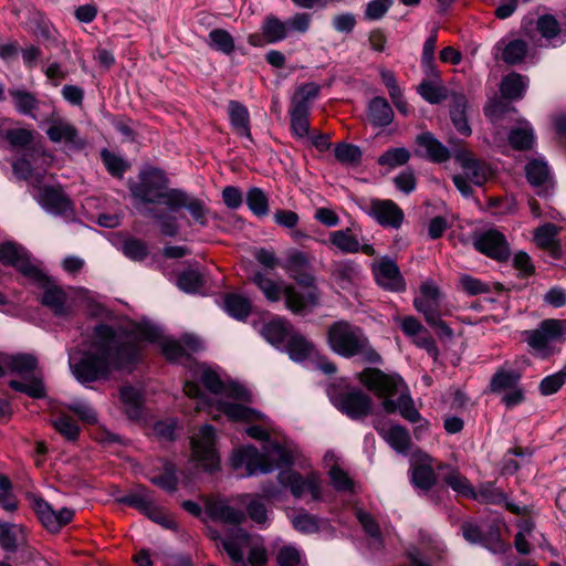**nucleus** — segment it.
Masks as SVG:
<instances>
[{"instance_id":"obj_1","label":"nucleus","mask_w":566,"mask_h":566,"mask_svg":"<svg viewBox=\"0 0 566 566\" xmlns=\"http://www.w3.org/2000/svg\"><path fill=\"white\" fill-rule=\"evenodd\" d=\"M140 345L132 335L106 324L94 327L88 349L70 354L69 365L81 384L106 379L113 370L137 360Z\"/></svg>"},{"instance_id":"obj_2","label":"nucleus","mask_w":566,"mask_h":566,"mask_svg":"<svg viewBox=\"0 0 566 566\" xmlns=\"http://www.w3.org/2000/svg\"><path fill=\"white\" fill-rule=\"evenodd\" d=\"M198 379L214 396V401L207 399L196 381L187 380L184 391L189 398L197 400V410H201L206 406L214 407L217 411L222 412L232 421H262L268 427L270 426L266 416L243 405L251 401V394L243 386L222 381L219 375L209 367L199 369Z\"/></svg>"},{"instance_id":"obj_3","label":"nucleus","mask_w":566,"mask_h":566,"mask_svg":"<svg viewBox=\"0 0 566 566\" xmlns=\"http://www.w3.org/2000/svg\"><path fill=\"white\" fill-rule=\"evenodd\" d=\"M360 381L371 391L384 398L382 408L388 413L399 412L402 418L415 423L421 420L420 412L415 408L413 400L406 392L400 377L389 376L379 369H365Z\"/></svg>"},{"instance_id":"obj_4","label":"nucleus","mask_w":566,"mask_h":566,"mask_svg":"<svg viewBox=\"0 0 566 566\" xmlns=\"http://www.w3.org/2000/svg\"><path fill=\"white\" fill-rule=\"evenodd\" d=\"M326 337L331 349L343 357L360 356L371 364L381 359L363 329L346 321L333 323L327 329Z\"/></svg>"},{"instance_id":"obj_5","label":"nucleus","mask_w":566,"mask_h":566,"mask_svg":"<svg viewBox=\"0 0 566 566\" xmlns=\"http://www.w3.org/2000/svg\"><path fill=\"white\" fill-rule=\"evenodd\" d=\"M293 462L292 454L282 446L274 443L260 453L253 446L237 449L231 463L235 470H244L242 476H250L260 473H269L275 468L290 465Z\"/></svg>"},{"instance_id":"obj_6","label":"nucleus","mask_w":566,"mask_h":566,"mask_svg":"<svg viewBox=\"0 0 566 566\" xmlns=\"http://www.w3.org/2000/svg\"><path fill=\"white\" fill-rule=\"evenodd\" d=\"M166 172L158 168H146L138 175V182L132 184L129 190L134 199L142 203H163L169 209V196L177 188H169Z\"/></svg>"},{"instance_id":"obj_7","label":"nucleus","mask_w":566,"mask_h":566,"mask_svg":"<svg viewBox=\"0 0 566 566\" xmlns=\"http://www.w3.org/2000/svg\"><path fill=\"white\" fill-rule=\"evenodd\" d=\"M3 364L8 369L17 373L25 380H11L9 386L32 398H43L46 394L42 377L35 374L38 359L32 354H17L4 358Z\"/></svg>"},{"instance_id":"obj_8","label":"nucleus","mask_w":566,"mask_h":566,"mask_svg":"<svg viewBox=\"0 0 566 566\" xmlns=\"http://www.w3.org/2000/svg\"><path fill=\"white\" fill-rule=\"evenodd\" d=\"M0 262L3 265L14 268L31 282L45 285L46 275L32 262L29 252L22 245L11 241L1 243Z\"/></svg>"},{"instance_id":"obj_9","label":"nucleus","mask_w":566,"mask_h":566,"mask_svg":"<svg viewBox=\"0 0 566 566\" xmlns=\"http://www.w3.org/2000/svg\"><path fill=\"white\" fill-rule=\"evenodd\" d=\"M290 276L294 279L300 285L306 287L307 291L305 293H301L296 291L294 286L285 285L284 296L286 307L291 312L300 314L317 306L321 294L315 285V277L308 273L307 270L293 273Z\"/></svg>"},{"instance_id":"obj_10","label":"nucleus","mask_w":566,"mask_h":566,"mask_svg":"<svg viewBox=\"0 0 566 566\" xmlns=\"http://www.w3.org/2000/svg\"><path fill=\"white\" fill-rule=\"evenodd\" d=\"M524 340L536 353H547L551 344L566 340V318H547L536 329L525 331Z\"/></svg>"},{"instance_id":"obj_11","label":"nucleus","mask_w":566,"mask_h":566,"mask_svg":"<svg viewBox=\"0 0 566 566\" xmlns=\"http://www.w3.org/2000/svg\"><path fill=\"white\" fill-rule=\"evenodd\" d=\"M216 431L210 424L202 426L191 438L193 459L206 470L218 468L219 458L214 449Z\"/></svg>"},{"instance_id":"obj_12","label":"nucleus","mask_w":566,"mask_h":566,"mask_svg":"<svg viewBox=\"0 0 566 566\" xmlns=\"http://www.w3.org/2000/svg\"><path fill=\"white\" fill-rule=\"evenodd\" d=\"M334 406L352 419L367 416L371 409V400L360 389H350L331 394Z\"/></svg>"},{"instance_id":"obj_13","label":"nucleus","mask_w":566,"mask_h":566,"mask_svg":"<svg viewBox=\"0 0 566 566\" xmlns=\"http://www.w3.org/2000/svg\"><path fill=\"white\" fill-rule=\"evenodd\" d=\"M279 482L289 488L295 497H302L311 494L312 500L319 501L322 499L321 481L315 473L302 476L300 473L286 470L281 471L277 475Z\"/></svg>"},{"instance_id":"obj_14","label":"nucleus","mask_w":566,"mask_h":566,"mask_svg":"<svg viewBox=\"0 0 566 566\" xmlns=\"http://www.w3.org/2000/svg\"><path fill=\"white\" fill-rule=\"evenodd\" d=\"M365 211L385 228L399 229L405 220L402 209L390 199H371Z\"/></svg>"},{"instance_id":"obj_15","label":"nucleus","mask_w":566,"mask_h":566,"mask_svg":"<svg viewBox=\"0 0 566 566\" xmlns=\"http://www.w3.org/2000/svg\"><path fill=\"white\" fill-rule=\"evenodd\" d=\"M473 244L478 251L497 261L510 256V247L503 233L491 229L474 238Z\"/></svg>"},{"instance_id":"obj_16","label":"nucleus","mask_w":566,"mask_h":566,"mask_svg":"<svg viewBox=\"0 0 566 566\" xmlns=\"http://www.w3.org/2000/svg\"><path fill=\"white\" fill-rule=\"evenodd\" d=\"M373 272L381 287L394 292L405 291V281L395 261L384 258L374 264Z\"/></svg>"},{"instance_id":"obj_17","label":"nucleus","mask_w":566,"mask_h":566,"mask_svg":"<svg viewBox=\"0 0 566 566\" xmlns=\"http://www.w3.org/2000/svg\"><path fill=\"white\" fill-rule=\"evenodd\" d=\"M454 159L463 169L464 176L475 186H483L491 176L490 167L473 157L468 149H459L454 153Z\"/></svg>"},{"instance_id":"obj_18","label":"nucleus","mask_w":566,"mask_h":566,"mask_svg":"<svg viewBox=\"0 0 566 566\" xmlns=\"http://www.w3.org/2000/svg\"><path fill=\"white\" fill-rule=\"evenodd\" d=\"M214 538L220 541V543H217V546L221 545L237 566H247L243 556L251 538L245 531L240 527H233L226 537L214 536Z\"/></svg>"},{"instance_id":"obj_19","label":"nucleus","mask_w":566,"mask_h":566,"mask_svg":"<svg viewBox=\"0 0 566 566\" xmlns=\"http://www.w3.org/2000/svg\"><path fill=\"white\" fill-rule=\"evenodd\" d=\"M415 154L432 163L441 164L450 158V150L432 133L424 132L416 137Z\"/></svg>"},{"instance_id":"obj_20","label":"nucleus","mask_w":566,"mask_h":566,"mask_svg":"<svg viewBox=\"0 0 566 566\" xmlns=\"http://www.w3.org/2000/svg\"><path fill=\"white\" fill-rule=\"evenodd\" d=\"M328 241L342 253L355 254L363 252L368 256H373L376 253L371 244L360 243L357 235H355L349 228L331 232Z\"/></svg>"},{"instance_id":"obj_21","label":"nucleus","mask_w":566,"mask_h":566,"mask_svg":"<svg viewBox=\"0 0 566 566\" xmlns=\"http://www.w3.org/2000/svg\"><path fill=\"white\" fill-rule=\"evenodd\" d=\"M182 208L188 210L197 223L202 227L207 226V208L203 202L179 189V191H174L169 196V210L178 211Z\"/></svg>"},{"instance_id":"obj_22","label":"nucleus","mask_w":566,"mask_h":566,"mask_svg":"<svg viewBox=\"0 0 566 566\" xmlns=\"http://www.w3.org/2000/svg\"><path fill=\"white\" fill-rule=\"evenodd\" d=\"M39 203L46 211L57 216H70L73 212L72 202L63 190L45 187L38 197Z\"/></svg>"},{"instance_id":"obj_23","label":"nucleus","mask_w":566,"mask_h":566,"mask_svg":"<svg viewBox=\"0 0 566 566\" xmlns=\"http://www.w3.org/2000/svg\"><path fill=\"white\" fill-rule=\"evenodd\" d=\"M440 291L431 282H424L420 286V294L413 301L418 312L424 315L426 322L434 318L440 313Z\"/></svg>"},{"instance_id":"obj_24","label":"nucleus","mask_w":566,"mask_h":566,"mask_svg":"<svg viewBox=\"0 0 566 566\" xmlns=\"http://www.w3.org/2000/svg\"><path fill=\"white\" fill-rule=\"evenodd\" d=\"M49 127L46 135L53 143H65L74 146H83V142L78 138V133L75 126L65 119L52 114L49 119Z\"/></svg>"},{"instance_id":"obj_25","label":"nucleus","mask_w":566,"mask_h":566,"mask_svg":"<svg viewBox=\"0 0 566 566\" xmlns=\"http://www.w3.org/2000/svg\"><path fill=\"white\" fill-rule=\"evenodd\" d=\"M284 350L294 361L301 363L316 356L315 346L295 329L290 334L287 342L283 345Z\"/></svg>"},{"instance_id":"obj_26","label":"nucleus","mask_w":566,"mask_h":566,"mask_svg":"<svg viewBox=\"0 0 566 566\" xmlns=\"http://www.w3.org/2000/svg\"><path fill=\"white\" fill-rule=\"evenodd\" d=\"M293 331L294 327L290 322L277 317L265 323L262 326L261 334L266 342L272 344L274 347L282 349Z\"/></svg>"},{"instance_id":"obj_27","label":"nucleus","mask_w":566,"mask_h":566,"mask_svg":"<svg viewBox=\"0 0 566 566\" xmlns=\"http://www.w3.org/2000/svg\"><path fill=\"white\" fill-rule=\"evenodd\" d=\"M439 471H444L442 480L450 486L454 492L464 497H475L476 491L470 483V481L455 468L448 464H439Z\"/></svg>"},{"instance_id":"obj_28","label":"nucleus","mask_w":566,"mask_h":566,"mask_svg":"<svg viewBox=\"0 0 566 566\" xmlns=\"http://www.w3.org/2000/svg\"><path fill=\"white\" fill-rule=\"evenodd\" d=\"M27 543L25 528L18 524L0 522V545L10 553Z\"/></svg>"},{"instance_id":"obj_29","label":"nucleus","mask_w":566,"mask_h":566,"mask_svg":"<svg viewBox=\"0 0 566 566\" xmlns=\"http://www.w3.org/2000/svg\"><path fill=\"white\" fill-rule=\"evenodd\" d=\"M228 114L231 126L240 136L251 139L250 115L248 108L238 101H230Z\"/></svg>"},{"instance_id":"obj_30","label":"nucleus","mask_w":566,"mask_h":566,"mask_svg":"<svg viewBox=\"0 0 566 566\" xmlns=\"http://www.w3.org/2000/svg\"><path fill=\"white\" fill-rule=\"evenodd\" d=\"M421 463L412 465L411 482L415 486L428 491L436 483V473L432 469V459L424 454L421 458Z\"/></svg>"},{"instance_id":"obj_31","label":"nucleus","mask_w":566,"mask_h":566,"mask_svg":"<svg viewBox=\"0 0 566 566\" xmlns=\"http://www.w3.org/2000/svg\"><path fill=\"white\" fill-rule=\"evenodd\" d=\"M117 501L119 503L135 507L144 514H146L155 505L153 491L144 485H137L132 492L117 499Z\"/></svg>"},{"instance_id":"obj_32","label":"nucleus","mask_w":566,"mask_h":566,"mask_svg":"<svg viewBox=\"0 0 566 566\" xmlns=\"http://www.w3.org/2000/svg\"><path fill=\"white\" fill-rule=\"evenodd\" d=\"M368 119L377 127L388 126L394 119V112L384 97H375L368 106Z\"/></svg>"},{"instance_id":"obj_33","label":"nucleus","mask_w":566,"mask_h":566,"mask_svg":"<svg viewBox=\"0 0 566 566\" xmlns=\"http://www.w3.org/2000/svg\"><path fill=\"white\" fill-rule=\"evenodd\" d=\"M495 50L502 51V60L511 65L521 63L527 54V43L515 39L510 42L501 40L496 43Z\"/></svg>"},{"instance_id":"obj_34","label":"nucleus","mask_w":566,"mask_h":566,"mask_svg":"<svg viewBox=\"0 0 566 566\" xmlns=\"http://www.w3.org/2000/svg\"><path fill=\"white\" fill-rule=\"evenodd\" d=\"M40 286L45 289L42 297L43 305L50 307L55 315H65L67 313V307L64 291L55 285H51L48 276L45 285Z\"/></svg>"},{"instance_id":"obj_35","label":"nucleus","mask_w":566,"mask_h":566,"mask_svg":"<svg viewBox=\"0 0 566 566\" xmlns=\"http://www.w3.org/2000/svg\"><path fill=\"white\" fill-rule=\"evenodd\" d=\"M468 106L467 97L462 94H453L450 108L451 120L455 129L462 135H470L471 128L469 126L465 109Z\"/></svg>"},{"instance_id":"obj_36","label":"nucleus","mask_w":566,"mask_h":566,"mask_svg":"<svg viewBox=\"0 0 566 566\" xmlns=\"http://www.w3.org/2000/svg\"><path fill=\"white\" fill-rule=\"evenodd\" d=\"M378 431L388 444L397 452L405 453L408 451L410 446V436L403 427L396 424L388 429L379 428Z\"/></svg>"},{"instance_id":"obj_37","label":"nucleus","mask_w":566,"mask_h":566,"mask_svg":"<svg viewBox=\"0 0 566 566\" xmlns=\"http://www.w3.org/2000/svg\"><path fill=\"white\" fill-rule=\"evenodd\" d=\"M527 85V77L518 73H511L503 77L500 90L503 97L509 99H518L523 97Z\"/></svg>"},{"instance_id":"obj_38","label":"nucleus","mask_w":566,"mask_h":566,"mask_svg":"<svg viewBox=\"0 0 566 566\" xmlns=\"http://www.w3.org/2000/svg\"><path fill=\"white\" fill-rule=\"evenodd\" d=\"M510 145L517 150H526L532 148L535 136L534 129L528 122H522L515 128L510 132L509 135Z\"/></svg>"},{"instance_id":"obj_39","label":"nucleus","mask_w":566,"mask_h":566,"mask_svg":"<svg viewBox=\"0 0 566 566\" xmlns=\"http://www.w3.org/2000/svg\"><path fill=\"white\" fill-rule=\"evenodd\" d=\"M558 228L553 223H546L538 227L534 232L535 243L543 249L549 250L556 258L559 252V247L556 241Z\"/></svg>"},{"instance_id":"obj_40","label":"nucleus","mask_w":566,"mask_h":566,"mask_svg":"<svg viewBox=\"0 0 566 566\" xmlns=\"http://www.w3.org/2000/svg\"><path fill=\"white\" fill-rule=\"evenodd\" d=\"M9 94L18 113L36 118L33 112L39 108V99L24 90H10Z\"/></svg>"},{"instance_id":"obj_41","label":"nucleus","mask_w":566,"mask_h":566,"mask_svg":"<svg viewBox=\"0 0 566 566\" xmlns=\"http://www.w3.org/2000/svg\"><path fill=\"white\" fill-rule=\"evenodd\" d=\"M253 283L262 291L270 302H277L284 295V286L281 282L268 277L262 272H256L252 279Z\"/></svg>"},{"instance_id":"obj_42","label":"nucleus","mask_w":566,"mask_h":566,"mask_svg":"<svg viewBox=\"0 0 566 566\" xmlns=\"http://www.w3.org/2000/svg\"><path fill=\"white\" fill-rule=\"evenodd\" d=\"M262 34L268 43H276L289 36V27L286 21L276 17H268L262 24Z\"/></svg>"},{"instance_id":"obj_43","label":"nucleus","mask_w":566,"mask_h":566,"mask_svg":"<svg viewBox=\"0 0 566 566\" xmlns=\"http://www.w3.org/2000/svg\"><path fill=\"white\" fill-rule=\"evenodd\" d=\"M119 397L127 416L132 419L139 418L143 405L142 392L132 386H124L119 390Z\"/></svg>"},{"instance_id":"obj_44","label":"nucleus","mask_w":566,"mask_h":566,"mask_svg":"<svg viewBox=\"0 0 566 566\" xmlns=\"http://www.w3.org/2000/svg\"><path fill=\"white\" fill-rule=\"evenodd\" d=\"M251 302L240 294H228L224 297V310L237 319H245L251 313Z\"/></svg>"},{"instance_id":"obj_45","label":"nucleus","mask_w":566,"mask_h":566,"mask_svg":"<svg viewBox=\"0 0 566 566\" xmlns=\"http://www.w3.org/2000/svg\"><path fill=\"white\" fill-rule=\"evenodd\" d=\"M210 514L214 520L221 521L227 524H232L234 527L243 521L244 514L242 511L237 510L223 502H217L210 505Z\"/></svg>"},{"instance_id":"obj_46","label":"nucleus","mask_w":566,"mask_h":566,"mask_svg":"<svg viewBox=\"0 0 566 566\" xmlns=\"http://www.w3.org/2000/svg\"><path fill=\"white\" fill-rule=\"evenodd\" d=\"M525 170L527 180L533 187H542L551 182L549 168L542 159L531 160Z\"/></svg>"},{"instance_id":"obj_47","label":"nucleus","mask_w":566,"mask_h":566,"mask_svg":"<svg viewBox=\"0 0 566 566\" xmlns=\"http://www.w3.org/2000/svg\"><path fill=\"white\" fill-rule=\"evenodd\" d=\"M310 111L303 106L291 107V129L296 138L303 139L308 136L310 123H308Z\"/></svg>"},{"instance_id":"obj_48","label":"nucleus","mask_w":566,"mask_h":566,"mask_svg":"<svg viewBox=\"0 0 566 566\" xmlns=\"http://www.w3.org/2000/svg\"><path fill=\"white\" fill-rule=\"evenodd\" d=\"M148 480L166 492L172 493L177 490L176 469L170 462L164 464V471L160 474L148 475Z\"/></svg>"},{"instance_id":"obj_49","label":"nucleus","mask_w":566,"mask_h":566,"mask_svg":"<svg viewBox=\"0 0 566 566\" xmlns=\"http://www.w3.org/2000/svg\"><path fill=\"white\" fill-rule=\"evenodd\" d=\"M536 29L547 41L559 40V43L565 42V39L560 38L562 30L559 23L552 14H544L539 17L536 23Z\"/></svg>"},{"instance_id":"obj_50","label":"nucleus","mask_w":566,"mask_h":566,"mask_svg":"<svg viewBox=\"0 0 566 566\" xmlns=\"http://www.w3.org/2000/svg\"><path fill=\"white\" fill-rule=\"evenodd\" d=\"M410 159V151L405 147H396L387 149L381 156H379L377 163L382 167L395 169L403 166Z\"/></svg>"},{"instance_id":"obj_51","label":"nucleus","mask_w":566,"mask_h":566,"mask_svg":"<svg viewBox=\"0 0 566 566\" xmlns=\"http://www.w3.org/2000/svg\"><path fill=\"white\" fill-rule=\"evenodd\" d=\"M208 38V44L213 50L227 55L234 51V40L228 31L223 29H214L210 31Z\"/></svg>"},{"instance_id":"obj_52","label":"nucleus","mask_w":566,"mask_h":566,"mask_svg":"<svg viewBox=\"0 0 566 566\" xmlns=\"http://www.w3.org/2000/svg\"><path fill=\"white\" fill-rule=\"evenodd\" d=\"M177 285L186 293H198L203 285V276L198 270L188 269L179 274Z\"/></svg>"},{"instance_id":"obj_53","label":"nucleus","mask_w":566,"mask_h":566,"mask_svg":"<svg viewBox=\"0 0 566 566\" xmlns=\"http://www.w3.org/2000/svg\"><path fill=\"white\" fill-rule=\"evenodd\" d=\"M247 205L256 217H264L269 213V199L260 188H251L247 193Z\"/></svg>"},{"instance_id":"obj_54","label":"nucleus","mask_w":566,"mask_h":566,"mask_svg":"<svg viewBox=\"0 0 566 566\" xmlns=\"http://www.w3.org/2000/svg\"><path fill=\"white\" fill-rule=\"evenodd\" d=\"M336 159L343 165H357L361 159V150L358 146L339 143L335 146Z\"/></svg>"},{"instance_id":"obj_55","label":"nucleus","mask_w":566,"mask_h":566,"mask_svg":"<svg viewBox=\"0 0 566 566\" xmlns=\"http://www.w3.org/2000/svg\"><path fill=\"white\" fill-rule=\"evenodd\" d=\"M328 475L331 479V483L336 491L348 493L355 492L354 480L350 479L347 472H345L338 465H333L328 471Z\"/></svg>"},{"instance_id":"obj_56","label":"nucleus","mask_w":566,"mask_h":566,"mask_svg":"<svg viewBox=\"0 0 566 566\" xmlns=\"http://www.w3.org/2000/svg\"><path fill=\"white\" fill-rule=\"evenodd\" d=\"M52 424L65 439L74 441L80 434V427L69 415H61L52 420Z\"/></svg>"},{"instance_id":"obj_57","label":"nucleus","mask_w":566,"mask_h":566,"mask_svg":"<svg viewBox=\"0 0 566 566\" xmlns=\"http://www.w3.org/2000/svg\"><path fill=\"white\" fill-rule=\"evenodd\" d=\"M358 274L359 268L352 261H342L333 265V276L342 284L354 282Z\"/></svg>"},{"instance_id":"obj_58","label":"nucleus","mask_w":566,"mask_h":566,"mask_svg":"<svg viewBox=\"0 0 566 566\" xmlns=\"http://www.w3.org/2000/svg\"><path fill=\"white\" fill-rule=\"evenodd\" d=\"M319 92V87L314 83H307L298 87L292 98V106H303L305 109H311V103L314 101Z\"/></svg>"},{"instance_id":"obj_59","label":"nucleus","mask_w":566,"mask_h":566,"mask_svg":"<svg viewBox=\"0 0 566 566\" xmlns=\"http://www.w3.org/2000/svg\"><path fill=\"white\" fill-rule=\"evenodd\" d=\"M566 382V365L559 371L546 376L539 384V391L543 396L557 392Z\"/></svg>"},{"instance_id":"obj_60","label":"nucleus","mask_w":566,"mask_h":566,"mask_svg":"<svg viewBox=\"0 0 566 566\" xmlns=\"http://www.w3.org/2000/svg\"><path fill=\"white\" fill-rule=\"evenodd\" d=\"M0 506L8 512H13L18 509V500L13 494L12 483L2 474H0Z\"/></svg>"},{"instance_id":"obj_61","label":"nucleus","mask_w":566,"mask_h":566,"mask_svg":"<svg viewBox=\"0 0 566 566\" xmlns=\"http://www.w3.org/2000/svg\"><path fill=\"white\" fill-rule=\"evenodd\" d=\"M520 379V375L515 371H497L491 380V390L492 391H501L505 389H512L516 386Z\"/></svg>"},{"instance_id":"obj_62","label":"nucleus","mask_w":566,"mask_h":566,"mask_svg":"<svg viewBox=\"0 0 566 566\" xmlns=\"http://www.w3.org/2000/svg\"><path fill=\"white\" fill-rule=\"evenodd\" d=\"M423 99L431 104H438L446 98V91L441 85L423 81L418 88Z\"/></svg>"},{"instance_id":"obj_63","label":"nucleus","mask_w":566,"mask_h":566,"mask_svg":"<svg viewBox=\"0 0 566 566\" xmlns=\"http://www.w3.org/2000/svg\"><path fill=\"white\" fill-rule=\"evenodd\" d=\"M160 348L166 358L171 361H177L182 357L188 356V353L181 345V342L172 338L165 337V339L160 342Z\"/></svg>"},{"instance_id":"obj_64","label":"nucleus","mask_w":566,"mask_h":566,"mask_svg":"<svg viewBox=\"0 0 566 566\" xmlns=\"http://www.w3.org/2000/svg\"><path fill=\"white\" fill-rule=\"evenodd\" d=\"M123 252L127 258L134 261H140L147 256L148 248L147 244L142 240L129 239L124 242Z\"/></svg>"}]
</instances>
